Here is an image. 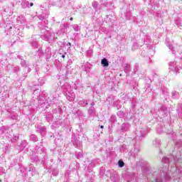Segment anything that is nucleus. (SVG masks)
<instances>
[{
	"label": "nucleus",
	"mask_w": 182,
	"mask_h": 182,
	"mask_svg": "<svg viewBox=\"0 0 182 182\" xmlns=\"http://www.w3.org/2000/svg\"><path fill=\"white\" fill-rule=\"evenodd\" d=\"M30 6H33V3H31V4H30Z\"/></svg>",
	"instance_id": "3"
},
{
	"label": "nucleus",
	"mask_w": 182,
	"mask_h": 182,
	"mask_svg": "<svg viewBox=\"0 0 182 182\" xmlns=\"http://www.w3.org/2000/svg\"><path fill=\"white\" fill-rule=\"evenodd\" d=\"M105 127L103 125L100 126V129H103Z\"/></svg>",
	"instance_id": "4"
},
{
	"label": "nucleus",
	"mask_w": 182,
	"mask_h": 182,
	"mask_svg": "<svg viewBox=\"0 0 182 182\" xmlns=\"http://www.w3.org/2000/svg\"><path fill=\"white\" fill-rule=\"evenodd\" d=\"M70 21H73V18L71 17V18H70Z\"/></svg>",
	"instance_id": "6"
},
{
	"label": "nucleus",
	"mask_w": 182,
	"mask_h": 182,
	"mask_svg": "<svg viewBox=\"0 0 182 182\" xmlns=\"http://www.w3.org/2000/svg\"><path fill=\"white\" fill-rule=\"evenodd\" d=\"M101 65H102L104 68H107V66H109V61H107V59L103 58L101 60Z\"/></svg>",
	"instance_id": "1"
},
{
	"label": "nucleus",
	"mask_w": 182,
	"mask_h": 182,
	"mask_svg": "<svg viewBox=\"0 0 182 182\" xmlns=\"http://www.w3.org/2000/svg\"><path fill=\"white\" fill-rule=\"evenodd\" d=\"M68 45H69L70 46H72V44H71L70 43H68Z\"/></svg>",
	"instance_id": "7"
},
{
	"label": "nucleus",
	"mask_w": 182,
	"mask_h": 182,
	"mask_svg": "<svg viewBox=\"0 0 182 182\" xmlns=\"http://www.w3.org/2000/svg\"><path fill=\"white\" fill-rule=\"evenodd\" d=\"M61 58H63V59H65V55H63L61 56Z\"/></svg>",
	"instance_id": "5"
},
{
	"label": "nucleus",
	"mask_w": 182,
	"mask_h": 182,
	"mask_svg": "<svg viewBox=\"0 0 182 182\" xmlns=\"http://www.w3.org/2000/svg\"><path fill=\"white\" fill-rule=\"evenodd\" d=\"M118 164H119V166L121 167V168L124 167V162L122 160H119L118 161Z\"/></svg>",
	"instance_id": "2"
}]
</instances>
